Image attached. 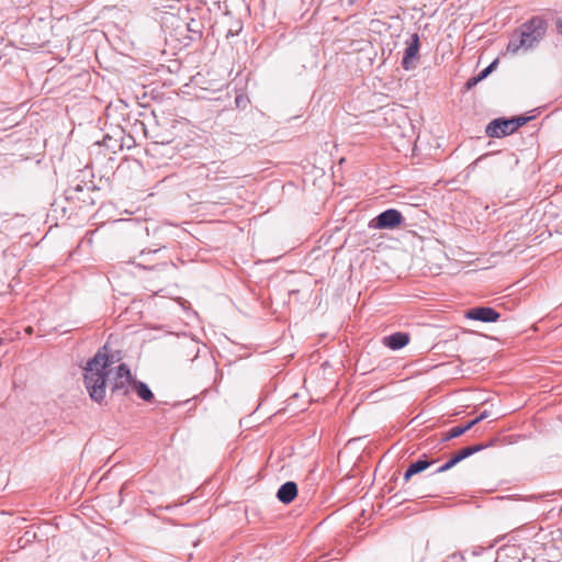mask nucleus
Instances as JSON below:
<instances>
[{"instance_id":"f257e3e1","label":"nucleus","mask_w":562,"mask_h":562,"mask_svg":"<svg viewBox=\"0 0 562 562\" xmlns=\"http://www.w3.org/2000/svg\"><path fill=\"white\" fill-rule=\"evenodd\" d=\"M106 346L91 358L85 368V384L91 400L101 403L105 397L106 378L110 373L109 367L114 363V357L109 356Z\"/></svg>"},{"instance_id":"f03ea898","label":"nucleus","mask_w":562,"mask_h":562,"mask_svg":"<svg viewBox=\"0 0 562 562\" xmlns=\"http://www.w3.org/2000/svg\"><path fill=\"white\" fill-rule=\"evenodd\" d=\"M548 23L541 16H532L522 23L509 37L507 52L518 54L536 48L547 33Z\"/></svg>"},{"instance_id":"7ed1b4c3","label":"nucleus","mask_w":562,"mask_h":562,"mask_svg":"<svg viewBox=\"0 0 562 562\" xmlns=\"http://www.w3.org/2000/svg\"><path fill=\"white\" fill-rule=\"evenodd\" d=\"M404 217L402 213L395 209H389L369 223V227L373 229H394L402 224Z\"/></svg>"},{"instance_id":"20e7f679","label":"nucleus","mask_w":562,"mask_h":562,"mask_svg":"<svg viewBox=\"0 0 562 562\" xmlns=\"http://www.w3.org/2000/svg\"><path fill=\"white\" fill-rule=\"evenodd\" d=\"M134 378L127 364L121 363L117 367L115 376L111 381V391L126 395L132 389Z\"/></svg>"},{"instance_id":"39448f33","label":"nucleus","mask_w":562,"mask_h":562,"mask_svg":"<svg viewBox=\"0 0 562 562\" xmlns=\"http://www.w3.org/2000/svg\"><path fill=\"white\" fill-rule=\"evenodd\" d=\"M223 164L212 161L210 164H201L192 168V173L199 179L220 180L225 178L226 171L222 170Z\"/></svg>"},{"instance_id":"423d86ee","label":"nucleus","mask_w":562,"mask_h":562,"mask_svg":"<svg viewBox=\"0 0 562 562\" xmlns=\"http://www.w3.org/2000/svg\"><path fill=\"white\" fill-rule=\"evenodd\" d=\"M485 133L488 137H504L514 133L510 120L508 119H495L491 121Z\"/></svg>"},{"instance_id":"0eeeda50","label":"nucleus","mask_w":562,"mask_h":562,"mask_svg":"<svg viewBox=\"0 0 562 562\" xmlns=\"http://www.w3.org/2000/svg\"><path fill=\"white\" fill-rule=\"evenodd\" d=\"M201 345L192 338H186L178 345V355L184 361H193L199 357Z\"/></svg>"},{"instance_id":"6e6552de","label":"nucleus","mask_w":562,"mask_h":562,"mask_svg":"<svg viewBox=\"0 0 562 562\" xmlns=\"http://www.w3.org/2000/svg\"><path fill=\"white\" fill-rule=\"evenodd\" d=\"M419 50V36L418 34L414 33L411 36V43L406 47L404 52V56L402 59V66L405 70H409L415 68V61L418 56Z\"/></svg>"},{"instance_id":"1a4fd4ad","label":"nucleus","mask_w":562,"mask_h":562,"mask_svg":"<svg viewBox=\"0 0 562 562\" xmlns=\"http://www.w3.org/2000/svg\"><path fill=\"white\" fill-rule=\"evenodd\" d=\"M465 316L469 319H473V321H480L483 323H493V322H496L501 317V314L492 307L480 306V307H474V308L469 310L467 312Z\"/></svg>"},{"instance_id":"9d476101","label":"nucleus","mask_w":562,"mask_h":562,"mask_svg":"<svg viewBox=\"0 0 562 562\" xmlns=\"http://www.w3.org/2000/svg\"><path fill=\"white\" fill-rule=\"evenodd\" d=\"M409 335L407 333L397 331L383 338L384 346L392 350H398L409 342Z\"/></svg>"},{"instance_id":"9b49d317","label":"nucleus","mask_w":562,"mask_h":562,"mask_svg":"<svg viewBox=\"0 0 562 562\" xmlns=\"http://www.w3.org/2000/svg\"><path fill=\"white\" fill-rule=\"evenodd\" d=\"M297 495V485L295 482L289 481L280 486L277 493L278 499L283 504H290Z\"/></svg>"},{"instance_id":"f8f14e48","label":"nucleus","mask_w":562,"mask_h":562,"mask_svg":"<svg viewBox=\"0 0 562 562\" xmlns=\"http://www.w3.org/2000/svg\"><path fill=\"white\" fill-rule=\"evenodd\" d=\"M490 446H492V443H488V445L480 443V445H475V446L465 447L452 457V462L457 464L460 461L464 460L465 458H468V457L474 454L475 452H479Z\"/></svg>"},{"instance_id":"ddd939ff","label":"nucleus","mask_w":562,"mask_h":562,"mask_svg":"<svg viewBox=\"0 0 562 562\" xmlns=\"http://www.w3.org/2000/svg\"><path fill=\"white\" fill-rule=\"evenodd\" d=\"M431 463H434V461L418 460L416 462H413L405 471L404 480L408 481L413 475L420 473L427 468H429Z\"/></svg>"},{"instance_id":"4468645a","label":"nucleus","mask_w":562,"mask_h":562,"mask_svg":"<svg viewBox=\"0 0 562 562\" xmlns=\"http://www.w3.org/2000/svg\"><path fill=\"white\" fill-rule=\"evenodd\" d=\"M132 389L137 393V395L142 400H144L146 402H150L154 398L153 392L150 391L148 385L144 382H140V381H137L134 379Z\"/></svg>"},{"instance_id":"2eb2a0df","label":"nucleus","mask_w":562,"mask_h":562,"mask_svg":"<svg viewBox=\"0 0 562 562\" xmlns=\"http://www.w3.org/2000/svg\"><path fill=\"white\" fill-rule=\"evenodd\" d=\"M474 426V423L469 422L463 426H456L449 429L445 435L442 440L448 441L450 439L457 438L461 435H463L465 431L470 430Z\"/></svg>"},{"instance_id":"dca6fc26","label":"nucleus","mask_w":562,"mask_h":562,"mask_svg":"<svg viewBox=\"0 0 562 562\" xmlns=\"http://www.w3.org/2000/svg\"><path fill=\"white\" fill-rule=\"evenodd\" d=\"M510 120V123H512V126H513V130L514 132L517 131L519 127H521L522 125H525L529 120L530 117H527V116H517V117H513V119H509Z\"/></svg>"},{"instance_id":"f3484780","label":"nucleus","mask_w":562,"mask_h":562,"mask_svg":"<svg viewBox=\"0 0 562 562\" xmlns=\"http://www.w3.org/2000/svg\"><path fill=\"white\" fill-rule=\"evenodd\" d=\"M85 188H86L87 190H89V187H87V186H81V184H77V186L70 187V188L67 190L68 198H69V199H75V198H76V193L82 192V191L85 190Z\"/></svg>"},{"instance_id":"a211bd4d","label":"nucleus","mask_w":562,"mask_h":562,"mask_svg":"<svg viewBox=\"0 0 562 562\" xmlns=\"http://www.w3.org/2000/svg\"><path fill=\"white\" fill-rule=\"evenodd\" d=\"M496 64H497V60L492 61L479 75H476L479 77V80H481V81L484 80L493 71Z\"/></svg>"},{"instance_id":"6ab92c4d","label":"nucleus","mask_w":562,"mask_h":562,"mask_svg":"<svg viewBox=\"0 0 562 562\" xmlns=\"http://www.w3.org/2000/svg\"><path fill=\"white\" fill-rule=\"evenodd\" d=\"M479 82H481V80H479V77L477 76H474V77H471L464 85V88L467 90H471L472 88H474Z\"/></svg>"},{"instance_id":"aec40b11","label":"nucleus","mask_w":562,"mask_h":562,"mask_svg":"<svg viewBox=\"0 0 562 562\" xmlns=\"http://www.w3.org/2000/svg\"><path fill=\"white\" fill-rule=\"evenodd\" d=\"M456 463L452 462V458L447 461L445 464H442L441 467H439L435 473H441V472H445V471H448L450 470L452 467H454Z\"/></svg>"},{"instance_id":"412c9836","label":"nucleus","mask_w":562,"mask_h":562,"mask_svg":"<svg viewBox=\"0 0 562 562\" xmlns=\"http://www.w3.org/2000/svg\"><path fill=\"white\" fill-rule=\"evenodd\" d=\"M488 416H490V412L485 409L476 418H474L471 422L474 423V426H475L477 423H480L481 420L487 418Z\"/></svg>"},{"instance_id":"4be33fe9","label":"nucleus","mask_w":562,"mask_h":562,"mask_svg":"<svg viewBox=\"0 0 562 562\" xmlns=\"http://www.w3.org/2000/svg\"><path fill=\"white\" fill-rule=\"evenodd\" d=\"M161 249V247L158 248H149V249H143L139 254V257H144L146 254H156Z\"/></svg>"},{"instance_id":"5701e85b","label":"nucleus","mask_w":562,"mask_h":562,"mask_svg":"<svg viewBox=\"0 0 562 562\" xmlns=\"http://www.w3.org/2000/svg\"><path fill=\"white\" fill-rule=\"evenodd\" d=\"M450 559L453 560V562H459L460 560H463V557L461 554L453 553L450 555Z\"/></svg>"},{"instance_id":"b1692460","label":"nucleus","mask_w":562,"mask_h":562,"mask_svg":"<svg viewBox=\"0 0 562 562\" xmlns=\"http://www.w3.org/2000/svg\"><path fill=\"white\" fill-rule=\"evenodd\" d=\"M557 30H558V32H559L560 34H562V20H561V19H559V20L557 21Z\"/></svg>"},{"instance_id":"393cba45","label":"nucleus","mask_w":562,"mask_h":562,"mask_svg":"<svg viewBox=\"0 0 562 562\" xmlns=\"http://www.w3.org/2000/svg\"><path fill=\"white\" fill-rule=\"evenodd\" d=\"M25 333L31 335L33 333V328L31 326L26 327Z\"/></svg>"},{"instance_id":"a878e982","label":"nucleus","mask_w":562,"mask_h":562,"mask_svg":"<svg viewBox=\"0 0 562 562\" xmlns=\"http://www.w3.org/2000/svg\"><path fill=\"white\" fill-rule=\"evenodd\" d=\"M139 267L147 268L143 262L137 263Z\"/></svg>"},{"instance_id":"bb28decb","label":"nucleus","mask_w":562,"mask_h":562,"mask_svg":"<svg viewBox=\"0 0 562 562\" xmlns=\"http://www.w3.org/2000/svg\"><path fill=\"white\" fill-rule=\"evenodd\" d=\"M2 344H3V339H2V338H0V346H1Z\"/></svg>"}]
</instances>
